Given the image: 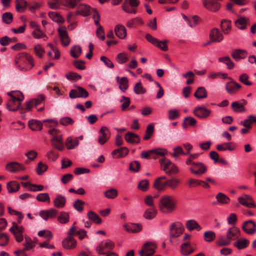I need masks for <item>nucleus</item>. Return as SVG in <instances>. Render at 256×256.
<instances>
[{"label": "nucleus", "mask_w": 256, "mask_h": 256, "mask_svg": "<svg viewBox=\"0 0 256 256\" xmlns=\"http://www.w3.org/2000/svg\"><path fill=\"white\" fill-rule=\"evenodd\" d=\"M140 4L139 0H124L122 4V9L128 14H136L137 8Z\"/></svg>", "instance_id": "nucleus-4"}, {"label": "nucleus", "mask_w": 256, "mask_h": 256, "mask_svg": "<svg viewBox=\"0 0 256 256\" xmlns=\"http://www.w3.org/2000/svg\"><path fill=\"white\" fill-rule=\"evenodd\" d=\"M60 123L64 126H67L72 125L74 123V120L69 116H64L60 119Z\"/></svg>", "instance_id": "nucleus-64"}, {"label": "nucleus", "mask_w": 256, "mask_h": 256, "mask_svg": "<svg viewBox=\"0 0 256 256\" xmlns=\"http://www.w3.org/2000/svg\"><path fill=\"white\" fill-rule=\"evenodd\" d=\"M14 63L16 68L22 72L29 70L34 66L32 58L26 52H22L17 55Z\"/></svg>", "instance_id": "nucleus-1"}, {"label": "nucleus", "mask_w": 256, "mask_h": 256, "mask_svg": "<svg viewBox=\"0 0 256 256\" xmlns=\"http://www.w3.org/2000/svg\"><path fill=\"white\" fill-rule=\"evenodd\" d=\"M85 202L82 200L77 199L73 204L74 208L78 212H82L84 210L83 206Z\"/></svg>", "instance_id": "nucleus-58"}, {"label": "nucleus", "mask_w": 256, "mask_h": 256, "mask_svg": "<svg viewBox=\"0 0 256 256\" xmlns=\"http://www.w3.org/2000/svg\"><path fill=\"white\" fill-rule=\"evenodd\" d=\"M126 140L129 144H136L140 142V138L138 134L132 132H128L124 135Z\"/></svg>", "instance_id": "nucleus-23"}, {"label": "nucleus", "mask_w": 256, "mask_h": 256, "mask_svg": "<svg viewBox=\"0 0 256 256\" xmlns=\"http://www.w3.org/2000/svg\"><path fill=\"white\" fill-rule=\"evenodd\" d=\"M247 52L246 50L240 49H236L232 53V56L236 61H238L246 58Z\"/></svg>", "instance_id": "nucleus-25"}, {"label": "nucleus", "mask_w": 256, "mask_h": 256, "mask_svg": "<svg viewBox=\"0 0 256 256\" xmlns=\"http://www.w3.org/2000/svg\"><path fill=\"white\" fill-rule=\"evenodd\" d=\"M50 142L52 146L58 150L62 151L64 148L62 135L52 137L50 140Z\"/></svg>", "instance_id": "nucleus-17"}, {"label": "nucleus", "mask_w": 256, "mask_h": 256, "mask_svg": "<svg viewBox=\"0 0 256 256\" xmlns=\"http://www.w3.org/2000/svg\"><path fill=\"white\" fill-rule=\"evenodd\" d=\"M66 203V198L64 196L58 194L54 200V204L55 207L62 208H64Z\"/></svg>", "instance_id": "nucleus-26"}, {"label": "nucleus", "mask_w": 256, "mask_h": 256, "mask_svg": "<svg viewBox=\"0 0 256 256\" xmlns=\"http://www.w3.org/2000/svg\"><path fill=\"white\" fill-rule=\"evenodd\" d=\"M82 48L80 46H74L70 50L71 56L74 58H78L81 54Z\"/></svg>", "instance_id": "nucleus-44"}, {"label": "nucleus", "mask_w": 256, "mask_h": 256, "mask_svg": "<svg viewBox=\"0 0 256 256\" xmlns=\"http://www.w3.org/2000/svg\"><path fill=\"white\" fill-rule=\"evenodd\" d=\"M87 216L89 220L96 224H100L102 222V219L100 217L92 211L88 212Z\"/></svg>", "instance_id": "nucleus-42"}, {"label": "nucleus", "mask_w": 256, "mask_h": 256, "mask_svg": "<svg viewBox=\"0 0 256 256\" xmlns=\"http://www.w3.org/2000/svg\"><path fill=\"white\" fill-rule=\"evenodd\" d=\"M167 186H168L172 190H176L179 186L180 180L176 178H172L170 179L166 180Z\"/></svg>", "instance_id": "nucleus-38"}, {"label": "nucleus", "mask_w": 256, "mask_h": 256, "mask_svg": "<svg viewBox=\"0 0 256 256\" xmlns=\"http://www.w3.org/2000/svg\"><path fill=\"white\" fill-rule=\"evenodd\" d=\"M231 107L233 112H243L246 111V109L243 104H241L238 102L235 101L232 103Z\"/></svg>", "instance_id": "nucleus-39"}, {"label": "nucleus", "mask_w": 256, "mask_h": 256, "mask_svg": "<svg viewBox=\"0 0 256 256\" xmlns=\"http://www.w3.org/2000/svg\"><path fill=\"white\" fill-rule=\"evenodd\" d=\"M186 228L190 231L194 229H196L198 231H199L202 229V227L199 224L196 220H188L186 224Z\"/></svg>", "instance_id": "nucleus-34"}, {"label": "nucleus", "mask_w": 256, "mask_h": 256, "mask_svg": "<svg viewBox=\"0 0 256 256\" xmlns=\"http://www.w3.org/2000/svg\"><path fill=\"white\" fill-rule=\"evenodd\" d=\"M116 60L120 64H124L128 60V55L124 52H120L117 54Z\"/></svg>", "instance_id": "nucleus-57"}, {"label": "nucleus", "mask_w": 256, "mask_h": 256, "mask_svg": "<svg viewBox=\"0 0 256 256\" xmlns=\"http://www.w3.org/2000/svg\"><path fill=\"white\" fill-rule=\"evenodd\" d=\"M6 168L11 172H24L26 170V168L24 165L16 162H12L7 164Z\"/></svg>", "instance_id": "nucleus-15"}, {"label": "nucleus", "mask_w": 256, "mask_h": 256, "mask_svg": "<svg viewBox=\"0 0 256 256\" xmlns=\"http://www.w3.org/2000/svg\"><path fill=\"white\" fill-rule=\"evenodd\" d=\"M58 220L61 224H66L69 221V214L68 212H62L58 217Z\"/></svg>", "instance_id": "nucleus-61"}, {"label": "nucleus", "mask_w": 256, "mask_h": 256, "mask_svg": "<svg viewBox=\"0 0 256 256\" xmlns=\"http://www.w3.org/2000/svg\"><path fill=\"white\" fill-rule=\"evenodd\" d=\"M156 210L152 207L146 210L144 214V217L146 219L151 220L156 216Z\"/></svg>", "instance_id": "nucleus-43"}, {"label": "nucleus", "mask_w": 256, "mask_h": 256, "mask_svg": "<svg viewBox=\"0 0 256 256\" xmlns=\"http://www.w3.org/2000/svg\"><path fill=\"white\" fill-rule=\"evenodd\" d=\"M48 166L46 164L42 162L38 163L36 171L38 175H42L48 170Z\"/></svg>", "instance_id": "nucleus-62"}, {"label": "nucleus", "mask_w": 256, "mask_h": 256, "mask_svg": "<svg viewBox=\"0 0 256 256\" xmlns=\"http://www.w3.org/2000/svg\"><path fill=\"white\" fill-rule=\"evenodd\" d=\"M166 177L162 176L158 178L154 182V187L158 191L164 190L167 186Z\"/></svg>", "instance_id": "nucleus-18"}, {"label": "nucleus", "mask_w": 256, "mask_h": 256, "mask_svg": "<svg viewBox=\"0 0 256 256\" xmlns=\"http://www.w3.org/2000/svg\"><path fill=\"white\" fill-rule=\"evenodd\" d=\"M218 61L220 62L226 64L227 66V68L229 70H232L235 66L234 63L228 56L220 57L218 58Z\"/></svg>", "instance_id": "nucleus-33"}, {"label": "nucleus", "mask_w": 256, "mask_h": 256, "mask_svg": "<svg viewBox=\"0 0 256 256\" xmlns=\"http://www.w3.org/2000/svg\"><path fill=\"white\" fill-rule=\"evenodd\" d=\"M216 198L218 202L221 204H227L230 201L229 198L225 194L222 192L218 193L216 194Z\"/></svg>", "instance_id": "nucleus-45"}, {"label": "nucleus", "mask_w": 256, "mask_h": 256, "mask_svg": "<svg viewBox=\"0 0 256 256\" xmlns=\"http://www.w3.org/2000/svg\"><path fill=\"white\" fill-rule=\"evenodd\" d=\"M228 80L230 81L226 82L225 86L226 90L230 95L235 94L242 88V86L232 78H228Z\"/></svg>", "instance_id": "nucleus-9"}, {"label": "nucleus", "mask_w": 256, "mask_h": 256, "mask_svg": "<svg viewBox=\"0 0 256 256\" xmlns=\"http://www.w3.org/2000/svg\"><path fill=\"white\" fill-rule=\"evenodd\" d=\"M81 0H64L62 4L71 8L77 6Z\"/></svg>", "instance_id": "nucleus-50"}, {"label": "nucleus", "mask_w": 256, "mask_h": 256, "mask_svg": "<svg viewBox=\"0 0 256 256\" xmlns=\"http://www.w3.org/2000/svg\"><path fill=\"white\" fill-rule=\"evenodd\" d=\"M62 245L64 248L66 250L73 249L76 246V241L73 237L68 236L64 239Z\"/></svg>", "instance_id": "nucleus-20"}, {"label": "nucleus", "mask_w": 256, "mask_h": 256, "mask_svg": "<svg viewBox=\"0 0 256 256\" xmlns=\"http://www.w3.org/2000/svg\"><path fill=\"white\" fill-rule=\"evenodd\" d=\"M221 28L222 31L226 34H228L230 30L231 23L230 20H223L221 22Z\"/></svg>", "instance_id": "nucleus-51"}, {"label": "nucleus", "mask_w": 256, "mask_h": 256, "mask_svg": "<svg viewBox=\"0 0 256 256\" xmlns=\"http://www.w3.org/2000/svg\"><path fill=\"white\" fill-rule=\"evenodd\" d=\"M104 196L108 198L113 199L116 198L118 195V191L114 188H111L104 192Z\"/></svg>", "instance_id": "nucleus-59"}, {"label": "nucleus", "mask_w": 256, "mask_h": 256, "mask_svg": "<svg viewBox=\"0 0 256 256\" xmlns=\"http://www.w3.org/2000/svg\"><path fill=\"white\" fill-rule=\"evenodd\" d=\"M6 187L9 192L12 193L18 191L20 188L19 184L16 181L8 182Z\"/></svg>", "instance_id": "nucleus-40"}, {"label": "nucleus", "mask_w": 256, "mask_h": 256, "mask_svg": "<svg viewBox=\"0 0 256 256\" xmlns=\"http://www.w3.org/2000/svg\"><path fill=\"white\" fill-rule=\"evenodd\" d=\"M156 248V246L150 242H146L142 250L139 252L140 256H152L153 255Z\"/></svg>", "instance_id": "nucleus-8"}, {"label": "nucleus", "mask_w": 256, "mask_h": 256, "mask_svg": "<svg viewBox=\"0 0 256 256\" xmlns=\"http://www.w3.org/2000/svg\"><path fill=\"white\" fill-rule=\"evenodd\" d=\"M194 96L198 99H202L206 98L208 94L206 88L201 86L196 89L194 94Z\"/></svg>", "instance_id": "nucleus-36"}, {"label": "nucleus", "mask_w": 256, "mask_h": 256, "mask_svg": "<svg viewBox=\"0 0 256 256\" xmlns=\"http://www.w3.org/2000/svg\"><path fill=\"white\" fill-rule=\"evenodd\" d=\"M38 236L40 237H44L48 240H50L52 238V233L48 230H42L38 232Z\"/></svg>", "instance_id": "nucleus-63"}, {"label": "nucleus", "mask_w": 256, "mask_h": 256, "mask_svg": "<svg viewBox=\"0 0 256 256\" xmlns=\"http://www.w3.org/2000/svg\"><path fill=\"white\" fill-rule=\"evenodd\" d=\"M110 132L106 126H102L98 132V142L101 144H104L110 138Z\"/></svg>", "instance_id": "nucleus-11"}, {"label": "nucleus", "mask_w": 256, "mask_h": 256, "mask_svg": "<svg viewBox=\"0 0 256 256\" xmlns=\"http://www.w3.org/2000/svg\"><path fill=\"white\" fill-rule=\"evenodd\" d=\"M230 244V240L228 238L227 236H220L218 237L216 240V244L218 246H228Z\"/></svg>", "instance_id": "nucleus-54"}, {"label": "nucleus", "mask_w": 256, "mask_h": 256, "mask_svg": "<svg viewBox=\"0 0 256 256\" xmlns=\"http://www.w3.org/2000/svg\"><path fill=\"white\" fill-rule=\"evenodd\" d=\"M114 248V244L111 240L100 242L96 248V252L99 254H104L106 252L104 250H112Z\"/></svg>", "instance_id": "nucleus-12"}, {"label": "nucleus", "mask_w": 256, "mask_h": 256, "mask_svg": "<svg viewBox=\"0 0 256 256\" xmlns=\"http://www.w3.org/2000/svg\"><path fill=\"white\" fill-rule=\"evenodd\" d=\"M184 230V227L180 222H174L170 226V238H178Z\"/></svg>", "instance_id": "nucleus-5"}, {"label": "nucleus", "mask_w": 256, "mask_h": 256, "mask_svg": "<svg viewBox=\"0 0 256 256\" xmlns=\"http://www.w3.org/2000/svg\"><path fill=\"white\" fill-rule=\"evenodd\" d=\"M134 92L136 94H142L146 92V90L143 87L142 82H138L134 85Z\"/></svg>", "instance_id": "nucleus-46"}, {"label": "nucleus", "mask_w": 256, "mask_h": 256, "mask_svg": "<svg viewBox=\"0 0 256 256\" xmlns=\"http://www.w3.org/2000/svg\"><path fill=\"white\" fill-rule=\"evenodd\" d=\"M242 229L246 234H253L256 232V224L252 220L245 221L242 224Z\"/></svg>", "instance_id": "nucleus-14"}, {"label": "nucleus", "mask_w": 256, "mask_h": 256, "mask_svg": "<svg viewBox=\"0 0 256 256\" xmlns=\"http://www.w3.org/2000/svg\"><path fill=\"white\" fill-rule=\"evenodd\" d=\"M196 120L190 116L185 117L182 123L183 128H186L188 126H194L196 124Z\"/></svg>", "instance_id": "nucleus-35"}, {"label": "nucleus", "mask_w": 256, "mask_h": 256, "mask_svg": "<svg viewBox=\"0 0 256 256\" xmlns=\"http://www.w3.org/2000/svg\"><path fill=\"white\" fill-rule=\"evenodd\" d=\"M79 144V142L78 139L73 140L71 137H68L66 139V144L68 146V149H72L76 146H77Z\"/></svg>", "instance_id": "nucleus-56"}, {"label": "nucleus", "mask_w": 256, "mask_h": 256, "mask_svg": "<svg viewBox=\"0 0 256 256\" xmlns=\"http://www.w3.org/2000/svg\"><path fill=\"white\" fill-rule=\"evenodd\" d=\"M160 163L162 166L163 167L162 170L167 174V172H168L171 165L172 164V162L166 158H162L160 160Z\"/></svg>", "instance_id": "nucleus-41"}, {"label": "nucleus", "mask_w": 256, "mask_h": 256, "mask_svg": "<svg viewBox=\"0 0 256 256\" xmlns=\"http://www.w3.org/2000/svg\"><path fill=\"white\" fill-rule=\"evenodd\" d=\"M174 152L171 154L172 156L174 157L176 160H178L179 154H182L184 156L188 155V152H184L182 148L178 146L174 148Z\"/></svg>", "instance_id": "nucleus-52"}, {"label": "nucleus", "mask_w": 256, "mask_h": 256, "mask_svg": "<svg viewBox=\"0 0 256 256\" xmlns=\"http://www.w3.org/2000/svg\"><path fill=\"white\" fill-rule=\"evenodd\" d=\"M146 40L150 42L152 44H154L162 50L164 52H166L168 50V46L167 44L168 41L167 40H160L154 37H153L149 34H147L146 35Z\"/></svg>", "instance_id": "nucleus-2"}, {"label": "nucleus", "mask_w": 256, "mask_h": 256, "mask_svg": "<svg viewBox=\"0 0 256 256\" xmlns=\"http://www.w3.org/2000/svg\"><path fill=\"white\" fill-rule=\"evenodd\" d=\"M194 251V250L188 242H184L181 245L180 252L184 256H188L192 253Z\"/></svg>", "instance_id": "nucleus-28"}, {"label": "nucleus", "mask_w": 256, "mask_h": 256, "mask_svg": "<svg viewBox=\"0 0 256 256\" xmlns=\"http://www.w3.org/2000/svg\"><path fill=\"white\" fill-rule=\"evenodd\" d=\"M249 242L250 241L248 240L240 238L234 243V246L238 250H242L247 248Z\"/></svg>", "instance_id": "nucleus-30"}, {"label": "nucleus", "mask_w": 256, "mask_h": 256, "mask_svg": "<svg viewBox=\"0 0 256 256\" xmlns=\"http://www.w3.org/2000/svg\"><path fill=\"white\" fill-rule=\"evenodd\" d=\"M249 22L248 18L238 16V18L235 21V25L238 29L244 30L246 28L247 24Z\"/></svg>", "instance_id": "nucleus-21"}, {"label": "nucleus", "mask_w": 256, "mask_h": 256, "mask_svg": "<svg viewBox=\"0 0 256 256\" xmlns=\"http://www.w3.org/2000/svg\"><path fill=\"white\" fill-rule=\"evenodd\" d=\"M7 109L11 112H16L20 110V114L24 112V109L21 106L20 102H18L17 101L13 100H8L6 104Z\"/></svg>", "instance_id": "nucleus-13"}, {"label": "nucleus", "mask_w": 256, "mask_h": 256, "mask_svg": "<svg viewBox=\"0 0 256 256\" xmlns=\"http://www.w3.org/2000/svg\"><path fill=\"white\" fill-rule=\"evenodd\" d=\"M138 24L142 25L144 24L142 20L138 17L130 20L126 22V26L128 28H132L136 26Z\"/></svg>", "instance_id": "nucleus-48"}, {"label": "nucleus", "mask_w": 256, "mask_h": 256, "mask_svg": "<svg viewBox=\"0 0 256 256\" xmlns=\"http://www.w3.org/2000/svg\"><path fill=\"white\" fill-rule=\"evenodd\" d=\"M193 113L200 118L206 119L210 116L212 110L204 106H197L194 109Z\"/></svg>", "instance_id": "nucleus-10"}, {"label": "nucleus", "mask_w": 256, "mask_h": 256, "mask_svg": "<svg viewBox=\"0 0 256 256\" xmlns=\"http://www.w3.org/2000/svg\"><path fill=\"white\" fill-rule=\"evenodd\" d=\"M37 200L41 202H50V198L48 193H40L37 195L36 197Z\"/></svg>", "instance_id": "nucleus-60"}, {"label": "nucleus", "mask_w": 256, "mask_h": 256, "mask_svg": "<svg viewBox=\"0 0 256 256\" xmlns=\"http://www.w3.org/2000/svg\"><path fill=\"white\" fill-rule=\"evenodd\" d=\"M125 226L126 231L129 232H138L142 230V226L140 224L132 223Z\"/></svg>", "instance_id": "nucleus-32"}, {"label": "nucleus", "mask_w": 256, "mask_h": 256, "mask_svg": "<svg viewBox=\"0 0 256 256\" xmlns=\"http://www.w3.org/2000/svg\"><path fill=\"white\" fill-rule=\"evenodd\" d=\"M90 6H89L80 4L78 7L76 11V14H80L84 16H86L90 15Z\"/></svg>", "instance_id": "nucleus-27"}, {"label": "nucleus", "mask_w": 256, "mask_h": 256, "mask_svg": "<svg viewBox=\"0 0 256 256\" xmlns=\"http://www.w3.org/2000/svg\"><path fill=\"white\" fill-rule=\"evenodd\" d=\"M154 125L152 124H148L146 127V134L144 137V140H148L154 134Z\"/></svg>", "instance_id": "nucleus-49"}, {"label": "nucleus", "mask_w": 256, "mask_h": 256, "mask_svg": "<svg viewBox=\"0 0 256 256\" xmlns=\"http://www.w3.org/2000/svg\"><path fill=\"white\" fill-rule=\"evenodd\" d=\"M2 22L7 24L12 23L13 20V15L10 12H6L2 15Z\"/></svg>", "instance_id": "nucleus-55"}, {"label": "nucleus", "mask_w": 256, "mask_h": 256, "mask_svg": "<svg viewBox=\"0 0 256 256\" xmlns=\"http://www.w3.org/2000/svg\"><path fill=\"white\" fill-rule=\"evenodd\" d=\"M129 152L128 149L126 147H122L120 148L115 150L112 152L113 157L118 158L126 156Z\"/></svg>", "instance_id": "nucleus-24"}, {"label": "nucleus", "mask_w": 256, "mask_h": 256, "mask_svg": "<svg viewBox=\"0 0 256 256\" xmlns=\"http://www.w3.org/2000/svg\"><path fill=\"white\" fill-rule=\"evenodd\" d=\"M240 235V229L236 226L228 228L226 232V236L230 241L238 238Z\"/></svg>", "instance_id": "nucleus-22"}, {"label": "nucleus", "mask_w": 256, "mask_h": 256, "mask_svg": "<svg viewBox=\"0 0 256 256\" xmlns=\"http://www.w3.org/2000/svg\"><path fill=\"white\" fill-rule=\"evenodd\" d=\"M16 10L19 12H24L28 6V2L25 0H16Z\"/></svg>", "instance_id": "nucleus-37"}, {"label": "nucleus", "mask_w": 256, "mask_h": 256, "mask_svg": "<svg viewBox=\"0 0 256 256\" xmlns=\"http://www.w3.org/2000/svg\"><path fill=\"white\" fill-rule=\"evenodd\" d=\"M210 39L213 42H219L223 40L222 34L218 28H214L211 30L210 34Z\"/></svg>", "instance_id": "nucleus-19"}, {"label": "nucleus", "mask_w": 256, "mask_h": 256, "mask_svg": "<svg viewBox=\"0 0 256 256\" xmlns=\"http://www.w3.org/2000/svg\"><path fill=\"white\" fill-rule=\"evenodd\" d=\"M9 230L13 234L17 242H20L23 240L24 236L22 234L24 232V228L22 226H18L16 222H14L12 226Z\"/></svg>", "instance_id": "nucleus-6"}, {"label": "nucleus", "mask_w": 256, "mask_h": 256, "mask_svg": "<svg viewBox=\"0 0 256 256\" xmlns=\"http://www.w3.org/2000/svg\"><path fill=\"white\" fill-rule=\"evenodd\" d=\"M176 207V204L172 201L170 196L166 195L160 198L159 208L162 211L164 208H166L168 212H172Z\"/></svg>", "instance_id": "nucleus-3"}, {"label": "nucleus", "mask_w": 256, "mask_h": 256, "mask_svg": "<svg viewBox=\"0 0 256 256\" xmlns=\"http://www.w3.org/2000/svg\"><path fill=\"white\" fill-rule=\"evenodd\" d=\"M190 166L189 170L193 174L197 176L204 174L207 170L206 166L200 162H196L191 164Z\"/></svg>", "instance_id": "nucleus-7"}, {"label": "nucleus", "mask_w": 256, "mask_h": 256, "mask_svg": "<svg viewBox=\"0 0 256 256\" xmlns=\"http://www.w3.org/2000/svg\"><path fill=\"white\" fill-rule=\"evenodd\" d=\"M114 32L116 36L121 39H123L126 36V28L122 24L116 25L114 28Z\"/></svg>", "instance_id": "nucleus-29"}, {"label": "nucleus", "mask_w": 256, "mask_h": 256, "mask_svg": "<svg viewBox=\"0 0 256 256\" xmlns=\"http://www.w3.org/2000/svg\"><path fill=\"white\" fill-rule=\"evenodd\" d=\"M128 79L126 76H123L120 80L119 88L122 92H125L128 88Z\"/></svg>", "instance_id": "nucleus-53"}, {"label": "nucleus", "mask_w": 256, "mask_h": 256, "mask_svg": "<svg viewBox=\"0 0 256 256\" xmlns=\"http://www.w3.org/2000/svg\"><path fill=\"white\" fill-rule=\"evenodd\" d=\"M202 2L204 8L212 12L218 11L220 7V4L216 0H203Z\"/></svg>", "instance_id": "nucleus-16"}, {"label": "nucleus", "mask_w": 256, "mask_h": 256, "mask_svg": "<svg viewBox=\"0 0 256 256\" xmlns=\"http://www.w3.org/2000/svg\"><path fill=\"white\" fill-rule=\"evenodd\" d=\"M28 126L32 130H41L42 124L40 121L36 120H31L28 123Z\"/></svg>", "instance_id": "nucleus-31"}, {"label": "nucleus", "mask_w": 256, "mask_h": 256, "mask_svg": "<svg viewBox=\"0 0 256 256\" xmlns=\"http://www.w3.org/2000/svg\"><path fill=\"white\" fill-rule=\"evenodd\" d=\"M49 17L54 22L57 23L63 22V18L57 12H51L48 13Z\"/></svg>", "instance_id": "nucleus-47"}]
</instances>
